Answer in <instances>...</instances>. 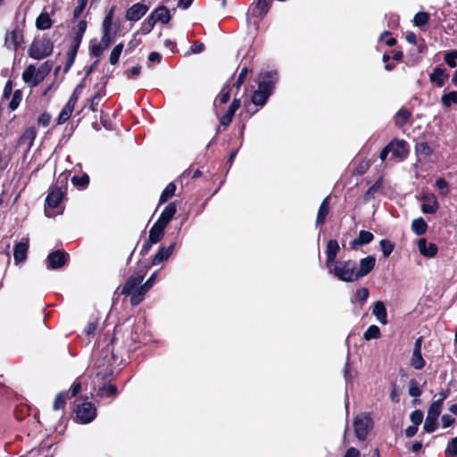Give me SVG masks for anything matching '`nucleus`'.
<instances>
[{
	"label": "nucleus",
	"instance_id": "5701e85b",
	"mask_svg": "<svg viewBox=\"0 0 457 457\" xmlns=\"http://www.w3.org/2000/svg\"><path fill=\"white\" fill-rule=\"evenodd\" d=\"M372 314L376 317L377 320L383 325L387 324V312L382 301H377L372 309Z\"/></svg>",
	"mask_w": 457,
	"mask_h": 457
},
{
	"label": "nucleus",
	"instance_id": "052dcab7",
	"mask_svg": "<svg viewBox=\"0 0 457 457\" xmlns=\"http://www.w3.org/2000/svg\"><path fill=\"white\" fill-rule=\"evenodd\" d=\"M112 12H113V11L111 10L109 12V13L105 16V18L103 21V30L111 31L112 22Z\"/></svg>",
	"mask_w": 457,
	"mask_h": 457
},
{
	"label": "nucleus",
	"instance_id": "7ed1b4c3",
	"mask_svg": "<svg viewBox=\"0 0 457 457\" xmlns=\"http://www.w3.org/2000/svg\"><path fill=\"white\" fill-rule=\"evenodd\" d=\"M65 194V186L54 185L50 187L46 198L45 213L47 217H54L62 212L60 204Z\"/></svg>",
	"mask_w": 457,
	"mask_h": 457
},
{
	"label": "nucleus",
	"instance_id": "2eb2a0df",
	"mask_svg": "<svg viewBox=\"0 0 457 457\" xmlns=\"http://www.w3.org/2000/svg\"><path fill=\"white\" fill-rule=\"evenodd\" d=\"M147 5L137 3L127 10L126 19L130 21H137L147 12Z\"/></svg>",
	"mask_w": 457,
	"mask_h": 457
},
{
	"label": "nucleus",
	"instance_id": "4468645a",
	"mask_svg": "<svg viewBox=\"0 0 457 457\" xmlns=\"http://www.w3.org/2000/svg\"><path fill=\"white\" fill-rule=\"evenodd\" d=\"M421 344L422 339L421 337H419L415 342L412 356L410 361L411 365L415 370H421L422 368H424L426 364L425 360L423 359L421 354Z\"/></svg>",
	"mask_w": 457,
	"mask_h": 457
},
{
	"label": "nucleus",
	"instance_id": "f03ea898",
	"mask_svg": "<svg viewBox=\"0 0 457 457\" xmlns=\"http://www.w3.org/2000/svg\"><path fill=\"white\" fill-rule=\"evenodd\" d=\"M328 273L343 282L357 281L355 273V262L353 260H338L328 267Z\"/></svg>",
	"mask_w": 457,
	"mask_h": 457
},
{
	"label": "nucleus",
	"instance_id": "5fc2aeb1",
	"mask_svg": "<svg viewBox=\"0 0 457 457\" xmlns=\"http://www.w3.org/2000/svg\"><path fill=\"white\" fill-rule=\"evenodd\" d=\"M22 99V93L21 90H15L12 98L9 104V107L12 111H14L18 108Z\"/></svg>",
	"mask_w": 457,
	"mask_h": 457
},
{
	"label": "nucleus",
	"instance_id": "0e129e2a",
	"mask_svg": "<svg viewBox=\"0 0 457 457\" xmlns=\"http://www.w3.org/2000/svg\"><path fill=\"white\" fill-rule=\"evenodd\" d=\"M106 48H104L102 43L95 44L91 46V54L95 56H100Z\"/></svg>",
	"mask_w": 457,
	"mask_h": 457
},
{
	"label": "nucleus",
	"instance_id": "423d86ee",
	"mask_svg": "<svg viewBox=\"0 0 457 457\" xmlns=\"http://www.w3.org/2000/svg\"><path fill=\"white\" fill-rule=\"evenodd\" d=\"M96 407L90 402L79 404L76 408V420L81 424H88L96 417Z\"/></svg>",
	"mask_w": 457,
	"mask_h": 457
},
{
	"label": "nucleus",
	"instance_id": "20e7f679",
	"mask_svg": "<svg viewBox=\"0 0 457 457\" xmlns=\"http://www.w3.org/2000/svg\"><path fill=\"white\" fill-rule=\"evenodd\" d=\"M51 70L52 64L49 62H45L37 68L30 64L23 71L22 79L27 85L34 87L45 79Z\"/></svg>",
	"mask_w": 457,
	"mask_h": 457
},
{
	"label": "nucleus",
	"instance_id": "a878e982",
	"mask_svg": "<svg viewBox=\"0 0 457 457\" xmlns=\"http://www.w3.org/2000/svg\"><path fill=\"white\" fill-rule=\"evenodd\" d=\"M87 29V22L85 21H80L78 25L73 29V37L71 46H74L76 47L79 48V46L81 44L83 36Z\"/></svg>",
	"mask_w": 457,
	"mask_h": 457
},
{
	"label": "nucleus",
	"instance_id": "72a5a7b5",
	"mask_svg": "<svg viewBox=\"0 0 457 457\" xmlns=\"http://www.w3.org/2000/svg\"><path fill=\"white\" fill-rule=\"evenodd\" d=\"M117 394V388L113 385H103L96 389V395L99 397L114 396Z\"/></svg>",
	"mask_w": 457,
	"mask_h": 457
},
{
	"label": "nucleus",
	"instance_id": "13d9d810",
	"mask_svg": "<svg viewBox=\"0 0 457 457\" xmlns=\"http://www.w3.org/2000/svg\"><path fill=\"white\" fill-rule=\"evenodd\" d=\"M436 187L440 189L442 195H447L449 193V184L443 179L439 178L436 180Z\"/></svg>",
	"mask_w": 457,
	"mask_h": 457
},
{
	"label": "nucleus",
	"instance_id": "de8ad7c7",
	"mask_svg": "<svg viewBox=\"0 0 457 457\" xmlns=\"http://www.w3.org/2000/svg\"><path fill=\"white\" fill-rule=\"evenodd\" d=\"M445 457L457 456V436L453 437L448 444L445 453Z\"/></svg>",
	"mask_w": 457,
	"mask_h": 457
},
{
	"label": "nucleus",
	"instance_id": "6e6d98bb",
	"mask_svg": "<svg viewBox=\"0 0 457 457\" xmlns=\"http://www.w3.org/2000/svg\"><path fill=\"white\" fill-rule=\"evenodd\" d=\"M105 93L104 91H99L97 92L91 99L89 109L93 112H96L97 110V106L99 105L102 98L104 96Z\"/></svg>",
	"mask_w": 457,
	"mask_h": 457
},
{
	"label": "nucleus",
	"instance_id": "0eeeda50",
	"mask_svg": "<svg viewBox=\"0 0 457 457\" xmlns=\"http://www.w3.org/2000/svg\"><path fill=\"white\" fill-rule=\"evenodd\" d=\"M278 80V75L276 71H262L257 79L258 87L272 94Z\"/></svg>",
	"mask_w": 457,
	"mask_h": 457
},
{
	"label": "nucleus",
	"instance_id": "ddd939ff",
	"mask_svg": "<svg viewBox=\"0 0 457 457\" xmlns=\"http://www.w3.org/2000/svg\"><path fill=\"white\" fill-rule=\"evenodd\" d=\"M67 253L60 250L50 253L46 260L47 269L56 270L62 267L67 261Z\"/></svg>",
	"mask_w": 457,
	"mask_h": 457
},
{
	"label": "nucleus",
	"instance_id": "c03bdc74",
	"mask_svg": "<svg viewBox=\"0 0 457 457\" xmlns=\"http://www.w3.org/2000/svg\"><path fill=\"white\" fill-rule=\"evenodd\" d=\"M442 104L448 108L453 104H457V91H451L444 94L441 97Z\"/></svg>",
	"mask_w": 457,
	"mask_h": 457
},
{
	"label": "nucleus",
	"instance_id": "393cba45",
	"mask_svg": "<svg viewBox=\"0 0 457 457\" xmlns=\"http://www.w3.org/2000/svg\"><path fill=\"white\" fill-rule=\"evenodd\" d=\"M174 249L175 243H172L168 247H161L153 259V265H158L167 260L172 254Z\"/></svg>",
	"mask_w": 457,
	"mask_h": 457
},
{
	"label": "nucleus",
	"instance_id": "4d7b16f0",
	"mask_svg": "<svg viewBox=\"0 0 457 457\" xmlns=\"http://www.w3.org/2000/svg\"><path fill=\"white\" fill-rule=\"evenodd\" d=\"M36 136H37V133H36V130L34 128H29L28 129L25 130V132L23 133V135L21 136V140L22 141H29V145H32L35 138H36Z\"/></svg>",
	"mask_w": 457,
	"mask_h": 457
},
{
	"label": "nucleus",
	"instance_id": "37998d69",
	"mask_svg": "<svg viewBox=\"0 0 457 457\" xmlns=\"http://www.w3.org/2000/svg\"><path fill=\"white\" fill-rule=\"evenodd\" d=\"M156 23L157 22L154 19V16H152L150 14L147 17V19L145 21H144L143 23L141 24L138 33H141L144 35L148 34L154 29V27Z\"/></svg>",
	"mask_w": 457,
	"mask_h": 457
},
{
	"label": "nucleus",
	"instance_id": "f3484780",
	"mask_svg": "<svg viewBox=\"0 0 457 457\" xmlns=\"http://www.w3.org/2000/svg\"><path fill=\"white\" fill-rule=\"evenodd\" d=\"M144 275H138L137 277H129L126 283L123 285L121 288V294L125 295L132 296L133 293L138 287V285L143 281Z\"/></svg>",
	"mask_w": 457,
	"mask_h": 457
},
{
	"label": "nucleus",
	"instance_id": "bb28decb",
	"mask_svg": "<svg viewBox=\"0 0 457 457\" xmlns=\"http://www.w3.org/2000/svg\"><path fill=\"white\" fill-rule=\"evenodd\" d=\"M329 212V196H327L321 202L316 218V227L322 225Z\"/></svg>",
	"mask_w": 457,
	"mask_h": 457
},
{
	"label": "nucleus",
	"instance_id": "603ef678",
	"mask_svg": "<svg viewBox=\"0 0 457 457\" xmlns=\"http://www.w3.org/2000/svg\"><path fill=\"white\" fill-rule=\"evenodd\" d=\"M122 49H123L122 44H119L114 46V48L112 50L111 54H110V63L111 64L114 65L118 62L120 54L122 52Z\"/></svg>",
	"mask_w": 457,
	"mask_h": 457
},
{
	"label": "nucleus",
	"instance_id": "79ce46f5",
	"mask_svg": "<svg viewBox=\"0 0 457 457\" xmlns=\"http://www.w3.org/2000/svg\"><path fill=\"white\" fill-rule=\"evenodd\" d=\"M381 337L380 329L376 325H370L363 334V338L366 341H370L371 339H377Z\"/></svg>",
	"mask_w": 457,
	"mask_h": 457
},
{
	"label": "nucleus",
	"instance_id": "6e6552de",
	"mask_svg": "<svg viewBox=\"0 0 457 457\" xmlns=\"http://www.w3.org/2000/svg\"><path fill=\"white\" fill-rule=\"evenodd\" d=\"M353 426L358 439L364 440L371 428L372 420L368 415H361L355 419Z\"/></svg>",
	"mask_w": 457,
	"mask_h": 457
},
{
	"label": "nucleus",
	"instance_id": "3c124183",
	"mask_svg": "<svg viewBox=\"0 0 457 457\" xmlns=\"http://www.w3.org/2000/svg\"><path fill=\"white\" fill-rule=\"evenodd\" d=\"M444 59H445V62H446V64L449 67H451V68L456 67V65H457V62H456L457 50H453V51L446 52L445 54Z\"/></svg>",
	"mask_w": 457,
	"mask_h": 457
},
{
	"label": "nucleus",
	"instance_id": "f8f14e48",
	"mask_svg": "<svg viewBox=\"0 0 457 457\" xmlns=\"http://www.w3.org/2000/svg\"><path fill=\"white\" fill-rule=\"evenodd\" d=\"M29 250V238L23 237L21 240L14 245L13 249V259L14 263L24 262L27 259V253Z\"/></svg>",
	"mask_w": 457,
	"mask_h": 457
},
{
	"label": "nucleus",
	"instance_id": "338daca9",
	"mask_svg": "<svg viewBox=\"0 0 457 457\" xmlns=\"http://www.w3.org/2000/svg\"><path fill=\"white\" fill-rule=\"evenodd\" d=\"M87 0H78V6L74 9L73 14L74 17H79L81 12L84 11L87 5Z\"/></svg>",
	"mask_w": 457,
	"mask_h": 457
},
{
	"label": "nucleus",
	"instance_id": "f704fd0d",
	"mask_svg": "<svg viewBox=\"0 0 457 457\" xmlns=\"http://www.w3.org/2000/svg\"><path fill=\"white\" fill-rule=\"evenodd\" d=\"M411 228L416 235L421 236L426 233L428 225L422 218H418L412 220Z\"/></svg>",
	"mask_w": 457,
	"mask_h": 457
},
{
	"label": "nucleus",
	"instance_id": "aec40b11",
	"mask_svg": "<svg viewBox=\"0 0 457 457\" xmlns=\"http://www.w3.org/2000/svg\"><path fill=\"white\" fill-rule=\"evenodd\" d=\"M165 228L166 226L155 221L150 228L148 242L151 245L160 242L164 236Z\"/></svg>",
	"mask_w": 457,
	"mask_h": 457
},
{
	"label": "nucleus",
	"instance_id": "39448f33",
	"mask_svg": "<svg viewBox=\"0 0 457 457\" xmlns=\"http://www.w3.org/2000/svg\"><path fill=\"white\" fill-rule=\"evenodd\" d=\"M54 49L53 42L48 38L35 39L29 47V57L41 60L50 55Z\"/></svg>",
	"mask_w": 457,
	"mask_h": 457
},
{
	"label": "nucleus",
	"instance_id": "f257e3e1",
	"mask_svg": "<svg viewBox=\"0 0 457 457\" xmlns=\"http://www.w3.org/2000/svg\"><path fill=\"white\" fill-rule=\"evenodd\" d=\"M118 362V357L113 353L112 346L107 345L103 349L96 360V377L107 380L113 374V367Z\"/></svg>",
	"mask_w": 457,
	"mask_h": 457
},
{
	"label": "nucleus",
	"instance_id": "9b49d317",
	"mask_svg": "<svg viewBox=\"0 0 457 457\" xmlns=\"http://www.w3.org/2000/svg\"><path fill=\"white\" fill-rule=\"evenodd\" d=\"M375 264L376 258L372 255H369L365 258L361 259L359 269L355 265V273L357 276V280L370 274V271L374 269Z\"/></svg>",
	"mask_w": 457,
	"mask_h": 457
},
{
	"label": "nucleus",
	"instance_id": "49530a36",
	"mask_svg": "<svg viewBox=\"0 0 457 457\" xmlns=\"http://www.w3.org/2000/svg\"><path fill=\"white\" fill-rule=\"evenodd\" d=\"M429 21V14L426 12H420L415 14L413 18V23L417 27H422L426 25Z\"/></svg>",
	"mask_w": 457,
	"mask_h": 457
},
{
	"label": "nucleus",
	"instance_id": "a19ab883",
	"mask_svg": "<svg viewBox=\"0 0 457 457\" xmlns=\"http://www.w3.org/2000/svg\"><path fill=\"white\" fill-rule=\"evenodd\" d=\"M230 97V87L228 86H224L217 98L215 99L214 105L217 106L218 104H225L228 103Z\"/></svg>",
	"mask_w": 457,
	"mask_h": 457
},
{
	"label": "nucleus",
	"instance_id": "c9c22d12",
	"mask_svg": "<svg viewBox=\"0 0 457 457\" xmlns=\"http://www.w3.org/2000/svg\"><path fill=\"white\" fill-rule=\"evenodd\" d=\"M415 153L417 155L428 157L432 154L433 149L427 142H420L415 145Z\"/></svg>",
	"mask_w": 457,
	"mask_h": 457
},
{
	"label": "nucleus",
	"instance_id": "864d4df0",
	"mask_svg": "<svg viewBox=\"0 0 457 457\" xmlns=\"http://www.w3.org/2000/svg\"><path fill=\"white\" fill-rule=\"evenodd\" d=\"M422 394L421 389L419 386V383L415 379H411L409 382V395L413 397H419Z\"/></svg>",
	"mask_w": 457,
	"mask_h": 457
},
{
	"label": "nucleus",
	"instance_id": "bf43d9fd",
	"mask_svg": "<svg viewBox=\"0 0 457 457\" xmlns=\"http://www.w3.org/2000/svg\"><path fill=\"white\" fill-rule=\"evenodd\" d=\"M380 187V182H376L374 185H372L366 192L365 195H364V200L365 201H370L374 194L378 190V188Z\"/></svg>",
	"mask_w": 457,
	"mask_h": 457
},
{
	"label": "nucleus",
	"instance_id": "8fccbe9b",
	"mask_svg": "<svg viewBox=\"0 0 457 457\" xmlns=\"http://www.w3.org/2000/svg\"><path fill=\"white\" fill-rule=\"evenodd\" d=\"M71 182L76 187H86L89 183V177L87 174H83L82 176H73L71 178Z\"/></svg>",
	"mask_w": 457,
	"mask_h": 457
},
{
	"label": "nucleus",
	"instance_id": "dca6fc26",
	"mask_svg": "<svg viewBox=\"0 0 457 457\" xmlns=\"http://www.w3.org/2000/svg\"><path fill=\"white\" fill-rule=\"evenodd\" d=\"M423 204H421V211L426 214H434L439 209V204L433 194L424 195L422 197Z\"/></svg>",
	"mask_w": 457,
	"mask_h": 457
},
{
	"label": "nucleus",
	"instance_id": "b1692460",
	"mask_svg": "<svg viewBox=\"0 0 457 457\" xmlns=\"http://www.w3.org/2000/svg\"><path fill=\"white\" fill-rule=\"evenodd\" d=\"M271 95V93L258 87L257 90L253 91L251 101L254 105L263 107Z\"/></svg>",
	"mask_w": 457,
	"mask_h": 457
},
{
	"label": "nucleus",
	"instance_id": "9d476101",
	"mask_svg": "<svg viewBox=\"0 0 457 457\" xmlns=\"http://www.w3.org/2000/svg\"><path fill=\"white\" fill-rule=\"evenodd\" d=\"M340 252V246L338 242L336 239H330L327 243V246L325 249L326 261H325V268L328 269L331 267L332 264L337 262V257Z\"/></svg>",
	"mask_w": 457,
	"mask_h": 457
},
{
	"label": "nucleus",
	"instance_id": "774afa93",
	"mask_svg": "<svg viewBox=\"0 0 457 457\" xmlns=\"http://www.w3.org/2000/svg\"><path fill=\"white\" fill-rule=\"evenodd\" d=\"M441 421L443 428H449L454 423L455 420L451 415L444 414L441 418Z\"/></svg>",
	"mask_w": 457,
	"mask_h": 457
},
{
	"label": "nucleus",
	"instance_id": "680f3d73",
	"mask_svg": "<svg viewBox=\"0 0 457 457\" xmlns=\"http://www.w3.org/2000/svg\"><path fill=\"white\" fill-rule=\"evenodd\" d=\"M423 420V414L420 411H414L411 414V420L413 422V425L419 426Z\"/></svg>",
	"mask_w": 457,
	"mask_h": 457
},
{
	"label": "nucleus",
	"instance_id": "4c0bfd02",
	"mask_svg": "<svg viewBox=\"0 0 457 457\" xmlns=\"http://www.w3.org/2000/svg\"><path fill=\"white\" fill-rule=\"evenodd\" d=\"M74 110V106L66 104L65 106L62 109L58 118H57V123L59 125L63 124L66 122L70 117L71 116Z\"/></svg>",
	"mask_w": 457,
	"mask_h": 457
},
{
	"label": "nucleus",
	"instance_id": "e2e57ef3",
	"mask_svg": "<svg viewBox=\"0 0 457 457\" xmlns=\"http://www.w3.org/2000/svg\"><path fill=\"white\" fill-rule=\"evenodd\" d=\"M102 45L104 48H108L112 43L111 31L104 30L103 37L101 38Z\"/></svg>",
	"mask_w": 457,
	"mask_h": 457
},
{
	"label": "nucleus",
	"instance_id": "473e14b6",
	"mask_svg": "<svg viewBox=\"0 0 457 457\" xmlns=\"http://www.w3.org/2000/svg\"><path fill=\"white\" fill-rule=\"evenodd\" d=\"M370 295L369 289L367 287L358 288L352 298L353 303H358L362 306L368 300Z\"/></svg>",
	"mask_w": 457,
	"mask_h": 457
},
{
	"label": "nucleus",
	"instance_id": "09e8293b",
	"mask_svg": "<svg viewBox=\"0 0 457 457\" xmlns=\"http://www.w3.org/2000/svg\"><path fill=\"white\" fill-rule=\"evenodd\" d=\"M385 258H387L394 251L395 245L387 239H382L379 243Z\"/></svg>",
	"mask_w": 457,
	"mask_h": 457
},
{
	"label": "nucleus",
	"instance_id": "e433bc0d",
	"mask_svg": "<svg viewBox=\"0 0 457 457\" xmlns=\"http://www.w3.org/2000/svg\"><path fill=\"white\" fill-rule=\"evenodd\" d=\"M411 113L406 109H400L395 116V122L398 127L403 126L408 120L410 119Z\"/></svg>",
	"mask_w": 457,
	"mask_h": 457
},
{
	"label": "nucleus",
	"instance_id": "c756f323",
	"mask_svg": "<svg viewBox=\"0 0 457 457\" xmlns=\"http://www.w3.org/2000/svg\"><path fill=\"white\" fill-rule=\"evenodd\" d=\"M151 288L149 285L146 283L143 285H138L137 290L133 293L130 303L132 305H137L144 298L145 293Z\"/></svg>",
	"mask_w": 457,
	"mask_h": 457
},
{
	"label": "nucleus",
	"instance_id": "7c9ffc66",
	"mask_svg": "<svg viewBox=\"0 0 457 457\" xmlns=\"http://www.w3.org/2000/svg\"><path fill=\"white\" fill-rule=\"evenodd\" d=\"M271 0H258L254 8L253 9V14L258 17H263L269 12Z\"/></svg>",
	"mask_w": 457,
	"mask_h": 457
},
{
	"label": "nucleus",
	"instance_id": "c85d7f7f",
	"mask_svg": "<svg viewBox=\"0 0 457 457\" xmlns=\"http://www.w3.org/2000/svg\"><path fill=\"white\" fill-rule=\"evenodd\" d=\"M21 33L19 30L15 29L6 34L5 46H7L8 47L12 46L14 49H16L18 46L21 44Z\"/></svg>",
	"mask_w": 457,
	"mask_h": 457
},
{
	"label": "nucleus",
	"instance_id": "6ab92c4d",
	"mask_svg": "<svg viewBox=\"0 0 457 457\" xmlns=\"http://www.w3.org/2000/svg\"><path fill=\"white\" fill-rule=\"evenodd\" d=\"M448 78L449 74L446 70L441 67H436L429 75V80L438 87H443Z\"/></svg>",
	"mask_w": 457,
	"mask_h": 457
},
{
	"label": "nucleus",
	"instance_id": "cd10ccee",
	"mask_svg": "<svg viewBox=\"0 0 457 457\" xmlns=\"http://www.w3.org/2000/svg\"><path fill=\"white\" fill-rule=\"evenodd\" d=\"M151 15L154 16V19L156 22H162L163 24H166L170 20V14L167 7L161 5L154 9Z\"/></svg>",
	"mask_w": 457,
	"mask_h": 457
},
{
	"label": "nucleus",
	"instance_id": "69168bd1",
	"mask_svg": "<svg viewBox=\"0 0 457 457\" xmlns=\"http://www.w3.org/2000/svg\"><path fill=\"white\" fill-rule=\"evenodd\" d=\"M436 420H429L428 417L426 418V420H425V423H424V429L428 432V433H432L435 431L436 428Z\"/></svg>",
	"mask_w": 457,
	"mask_h": 457
},
{
	"label": "nucleus",
	"instance_id": "1a4fd4ad",
	"mask_svg": "<svg viewBox=\"0 0 457 457\" xmlns=\"http://www.w3.org/2000/svg\"><path fill=\"white\" fill-rule=\"evenodd\" d=\"M392 157L398 161L404 160L409 154V146L405 140H393L388 144Z\"/></svg>",
	"mask_w": 457,
	"mask_h": 457
},
{
	"label": "nucleus",
	"instance_id": "58836bf2",
	"mask_svg": "<svg viewBox=\"0 0 457 457\" xmlns=\"http://www.w3.org/2000/svg\"><path fill=\"white\" fill-rule=\"evenodd\" d=\"M176 188L177 187L174 183L171 182L168 184V186L165 187V189L162 191L160 196L159 204H162L166 203L170 198H171L175 194Z\"/></svg>",
	"mask_w": 457,
	"mask_h": 457
},
{
	"label": "nucleus",
	"instance_id": "ea45409f",
	"mask_svg": "<svg viewBox=\"0 0 457 457\" xmlns=\"http://www.w3.org/2000/svg\"><path fill=\"white\" fill-rule=\"evenodd\" d=\"M442 405L440 401H434L429 406L427 417H428L429 420H436L441 413Z\"/></svg>",
	"mask_w": 457,
	"mask_h": 457
},
{
	"label": "nucleus",
	"instance_id": "4be33fe9",
	"mask_svg": "<svg viewBox=\"0 0 457 457\" xmlns=\"http://www.w3.org/2000/svg\"><path fill=\"white\" fill-rule=\"evenodd\" d=\"M176 212L177 206L175 203H170L163 209L162 212L161 213L159 219L156 221L167 227L170 221L173 219Z\"/></svg>",
	"mask_w": 457,
	"mask_h": 457
},
{
	"label": "nucleus",
	"instance_id": "412c9836",
	"mask_svg": "<svg viewBox=\"0 0 457 457\" xmlns=\"http://www.w3.org/2000/svg\"><path fill=\"white\" fill-rule=\"evenodd\" d=\"M374 238L371 232L367 230H361L357 238L350 242V247L352 249H357L360 246L370 244Z\"/></svg>",
	"mask_w": 457,
	"mask_h": 457
},
{
	"label": "nucleus",
	"instance_id": "a18cd8bd",
	"mask_svg": "<svg viewBox=\"0 0 457 457\" xmlns=\"http://www.w3.org/2000/svg\"><path fill=\"white\" fill-rule=\"evenodd\" d=\"M69 397V392L59 393L54 402V410L58 411L64 408L66 399Z\"/></svg>",
	"mask_w": 457,
	"mask_h": 457
},
{
	"label": "nucleus",
	"instance_id": "2f4dec72",
	"mask_svg": "<svg viewBox=\"0 0 457 457\" xmlns=\"http://www.w3.org/2000/svg\"><path fill=\"white\" fill-rule=\"evenodd\" d=\"M53 21L47 12H42L36 20V26L38 29L46 30L52 27Z\"/></svg>",
	"mask_w": 457,
	"mask_h": 457
},
{
	"label": "nucleus",
	"instance_id": "a211bd4d",
	"mask_svg": "<svg viewBox=\"0 0 457 457\" xmlns=\"http://www.w3.org/2000/svg\"><path fill=\"white\" fill-rule=\"evenodd\" d=\"M418 248L420 253L428 258H433L437 253V246L434 243H428L425 238H420L418 241Z\"/></svg>",
	"mask_w": 457,
	"mask_h": 457
}]
</instances>
